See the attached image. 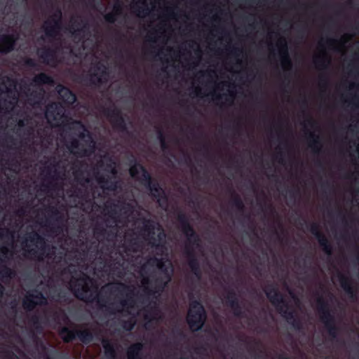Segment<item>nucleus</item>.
Masks as SVG:
<instances>
[{"label": "nucleus", "instance_id": "aec40b11", "mask_svg": "<svg viewBox=\"0 0 359 359\" xmlns=\"http://www.w3.org/2000/svg\"><path fill=\"white\" fill-rule=\"evenodd\" d=\"M150 235H151V232H150V231H149V232H148V236H150Z\"/></svg>", "mask_w": 359, "mask_h": 359}, {"label": "nucleus", "instance_id": "f8f14e48", "mask_svg": "<svg viewBox=\"0 0 359 359\" xmlns=\"http://www.w3.org/2000/svg\"><path fill=\"white\" fill-rule=\"evenodd\" d=\"M60 335L65 341H69L74 338V333L67 328L62 330Z\"/></svg>", "mask_w": 359, "mask_h": 359}, {"label": "nucleus", "instance_id": "2eb2a0df", "mask_svg": "<svg viewBox=\"0 0 359 359\" xmlns=\"http://www.w3.org/2000/svg\"><path fill=\"white\" fill-rule=\"evenodd\" d=\"M114 287H116L118 290H121L124 287L123 285H107L105 288L106 289H111V288H114Z\"/></svg>", "mask_w": 359, "mask_h": 359}, {"label": "nucleus", "instance_id": "39448f33", "mask_svg": "<svg viewBox=\"0 0 359 359\" xmlns=\"http://www.w3.org/2000/svg\"><path fill=\"white\" fill-rule=\"evenodd\" d=\"M57 92L65 103L72 104L75 102V95L72 94L67 88L58 87Z\"/></svg>", "mask_w": 359, "mask_h": 359}, {"label": "nucleus", "instance_id": "4468645a", "mask_svg": "<svg viewBox=\"0 0 359 359\" xmlns=\"http://www.w3.org/2000/svg\"><path fill=\"white\" fill-rule=\"evenodd\" d=\"M102 344L106 353L109 356H114V351L113 346L109 341H103Z\"/></svg>", "mask_w": 359, "mask_h": 359}, {"label": "nucleus", "instance_id": "ddd939ff", "mask_svg": "<svg viewBox=\"0 0 359 359\" xmlns=\"http://www.w3.org/2000/svg\"><path fill=\"white\" fill-rule=\"evenodd\" d=\"M52 79L44 74H41L35 79V82L38 83H50Z\"/></svg>", "mask_w": 359, "mask_h": 359}, {"label": "nucleus", "instance_id": "a211bd4d", "mask_svg": "<svg viewBox=\"0 0 359 359\" xmlns=\"http://www.w3.org/2000/svg\"><path fill=\"white\" fill-rule=\"evenodd\" d=\"M137 316H141V313L140 312H137Z\"/></svg>", "mask_w": 359, "mask_h": 359}, {"label": "nucleus", "instance_id": "9b49d317", "mask_svg": "<svg viewBox=\"0 0 359 359\" xmlns=\"http://www.w3.org/2000/svg\"><path fill=\"white\" fill-rule=\"evenodd\" d=\"M73 128L78 130L79 137L81 138H85L87 137L89 140H91V137L88 135V132L84 128V126L79 122H75L73 123Z\"/></svg>", "mask_w": 359, "mask_h": 359}, {"label": "nucleus", "instance_id": "dca6fc26", "mask_svg": "<svg viewBox=\"0 0 359 359\" xmlns=\"http://www.w3.org/2000/svg\"><path fill=\"white\" fill-rule=\"evenodd\" d=\"M158 236L159 238V240H161L163 237H164V234L160 231V229H158Z\"/></svg>", "mask_w": 359, "mask_h": 359}, {"label": "nucleus", "instance_id": "0eeeda50", "mask_svg": "<svg viewBox=\"0 0 359 359\" xmlns=\"http://www.w3.org/2000/svg\"><path fill=\"white\" fill-rule=\"evenodd\" d=\"M122 311L125 313L132 316L131 318H130V322H131L132 325H133V324H135V323H136L137 319H135V313L137 311V307L135 306L133 302L124 303V304L123 305Z\"/></svg>", "mask_w": 359, "mask_h": 359}, {"label": "nucleus", "instance_id": "412c9836", "mask_svg": "<svg viewBox=\"0 0 359 359\" xmlns=\"http://www.w3.org/2000/svg\"><path fill=\"white\" fill-rule=\"evenodd\" d=\"M13 103H15V99L13 98Z\"/></svg>", "mask_w": 359, "mask_h": 359}, {"label": "nucleus", "instance_id": "f3484780", "mask_svg": "<svg viewBox=\"0 0 359 359\" xmlns=\"http://www.w3.org/2000/svg\"><path fill=\"white\" fill-rule=\"evenodd\" d=\"M4 107L2 106L1 103H0V110L3 109Z\"/></svg>", "mask_w": 359, "mask_h": 359}, {"label": "nucleus", "instance_id": "20e7f679", "mask_svg": "<svg viewBox=\"0 0 359 359\" xmlns=\"http://www.w3.org/2000/svg\"><path fill=\"white\" fill-rule=\"evenodd\" d=\"M15 38L12 35H3L0 36V51L7 52L12 49Z\"/></svg>", "mask_w": 359, "mask_h": 359}, {"label": "nucleus", "instance_id": "423d86ee", "mask_svg": "<svg viewBox=\"0 0 359 359\" xmlns=\"http://www.w3.org/2000/svg\"><path fill=\"white\" fill-rule=\"evenodd\" d=\"M45 301V299L42 295L37 294L35 297L33 296H27L24 300V305L28 309H31L34 307V305L42 304Z\"/></svg>", "mask_w": 359, "mask_h": 359}, {"label": "nucleus", "instance_id": "f257e3e1", "mask_svg": "<svg viewBox=\"0 0 359 359\" xmlns=\"http://www.w3.org/2000/svg\"><path fill=\"white\" fill-rule=\"evenodd\" d=\"M205 320L204 309L200 303L194 302L190 305L188 313L187 321L193 330H199Z\"/></svg>", "mask_w": 359, "mask_h": 359}, {"label": "nucleus", "instance_id": "7ed1b4c3", "mask_svg": "<svg viewBox=\"0 0 359 359\" xmlns=\"http://www.w3.org/2000/svg\"><path fill=\"white\" fill-rule=\"evenodd\" d=\"M56 104L50 105L46 111V118L48 121L53 126H58L62 123L60 119L62 118L60 112H57L55 115L53 113V109L56 108Z\"/></svg>", "mask_w": 359, "mask_h": 359}, {"label": "nucleus", "instance_id": "6e6552de", "mask_svg": "<svg viewBox=\"0 0 359 359\" xmlns=\"http://www.w3.org/2000/svg\"><path fill=\"white\" fill-rule=\"evenodd\" d=\"M130 173L132 177L139 178L141 175L144 178H147L148 176V174L144 170V169L140 165H136L130 168Z\"/></svg>", "mask_w": 359, "mask_h": 359}, {"label": "nucleus", "instance_id": "6ab92c4d", "mask_svg": "<svg viewBox=\"0 0 359 359\" xmlns=\"http://www.w3.org/2000/svg\"><path fill=\"white\" fill-rule=\"evenodd\" d=\"M2 97V93L0 92V98Z\"/></svg>", "mask_w": 359, "mask_h": 359}, {"label": "nucleus", "instance_id": "f03ea898", "mask_svg": "<svg viewBox=\"0 0 359 359\" xmlns=\"http://www.w3.org/2000/svg\"><path fill=\"white\" fill-rule=\"evenodd\" d=\"M90 281L89 278H87L78 280L76 283H74V280H72L70 283L71 289L75 292L76 295L79 298L84 299L86 296V293H87L90 290L88 285V283Z\"/></svg>", "mask_w": 359, "mask_h": 359}, {"label": "nucleus", "instance_id": "9d476101", "mask_svg": "<svg viewBox=\"0 0 359 359\" xmlns=\"http://www.w3.org/2000/svg\"><path fill=\"white\" fill-rule=\"evenodd\" d=\"M156 265L159 269L164 271L166 273H169L172 271L171 262L168 259L165 261L163 259L160 261L157 260Z\"/></svg>", "mask_w": 359, "mask_h": 359}, {"label": "nucleus", "instance_id": "1a4fd4ad", "mask_svg": "<svg viewBox=\"0 0 359 359\" xmlns=\"http://www.w3.org/2000/svg\"><path fill=\"white\" fill-rule=\"evenodd\" d=\"M142 348L140 344H136L131 346L128 351V355L129 359H139L140 352Z\"/></svg>", "mask_w": 359, "mask_h": 359}]
</instances>
